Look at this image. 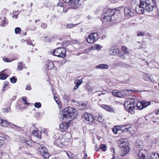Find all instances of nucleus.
<instances>
[{
	"instance_id": "19",
	"label": "nucleus",
	"mask_w": 159,
	"mask_h": 159,
	"mask_svg": "<svg viewBox=\"0 0 159 159\" xmlns=\"http://www.w3.org/2000/svg\"><path fill=\"white\" fill-rule=\"evenodd\" d=\"M157 154L156 152L153 153L152 154L148 153L147 156V159H157Z\"/></svg>"
},
{
	"instance_id": "35",
	"label": "nucleus",
	"mask_w": 159,
	"mask_h": 159,
	"mask_svg": "<svg viewBox=\"0 0 159 159\" xmlns=\"http://www.w3.org/2000/svg\"><path fill=\"white\" fill-rule=\"evenodd\" d=\"M11 110L10 107H8L5 108H3L2 110V111L5 113L8 112Z\"/></svg>"
},
{
	"instance_id": "55",
	"label": "nucleus",
	"mask_w": 159,
	"mask_h": 159,
	"mask_svg": "<svg viewBox=\"0 0 159 159\" xmlns=\"http://www.w3.org/2000/svg\"><path fill=\"white\" fill-rule=\"evenodd\" d=\"M3 120H2L1 119V118H0V125H2Z\"/></svg>"
},
{
	"instance_id": "16",
	"label": "nucleus",
	"mask_w": 159,
	"mask_h": 159,
	"mask_svg": "<svg viewBox=\"0 0 159 159\" xmlns=\"http://www.w3.org/2000/svg\"><path fill=\"white\" fill-rule=\"evenodd\" d=\"M69 126L68 124L67 123H62L59 125L60 130L62 132L67 131Z\"/></svg>"
},
{
	"instance_id": "42",
	"label": "nucleus",
	"mask_w": 159,
	"mask_h": 159,
	"mask_svg": "<svg viewBox=\"0 0 159 159\" xmlns=\"http://www.w3.org/2000/svg\"><path fill=\"white\" fill-rule=\"evenodd\" d=\"M33 136H35L37 138H38V139H41V135L40 134H39V133H37L36 134H35L33 132Z\"/></svg>"
},
{
	"instance_id": "60",
	"label": "nucleus",
	"mask_w": 159,
	"mask_h": 159,
	"mask_svg": "<svg viewBox=\"0 0 159 159\" xmlns=\"http://www.w3.org/2000/svg\"><path fill=\"white\" fill-rule=\"evenodd\" d=\"M155 113L157 114H159V109L155 111Z\"/></svg>"
},
{
	"instance_id": "61",
	"label": "nucleus",
	"mask_w": 159,
	"mask_h": 159,
	"mask_svg": "<svg viewBox=\"0 0 159 159\" xmlns=\"http://www.w3.org/2000/svg\"><path fill=\"white\" fill-rule=\"evenodd\" d=\"M87 154H84V158L86 159L87 158Z\"/></svg>"
},
{
	"instance_id": "57",
	"label": "nucleus",
	"mask_w": 159,
	"mask_h": 159,
	"mask_svg": "<svg viewBox=\"0 0 159 159\" xmlns=\"http://www.w3.org/2000/svg\"><path fill=\"white\" fill-rule=\"evenodd\" d=\"M111 152H112L113 153H114L115 152L114 149L113 148H111Z\"/></svg>"
},
{
	"instance_id": "9",
	"label": "nucleus",
	"mask_w": 159,
	"mask_h": 159,
	"mask_svg": "<svg viewBox=\"0 0 159 159\" xmlns=\"http://www.w3.org/2000/svg\"><path fill=\"white\" fill-rule=\"evenodd\" d=\"M65 3H69L71 8H77V6L81 5L80 0H63Z\"/></svg>"
},
{
	"instance_id": "23",
	"label": "nucleus",
	"mask_w": 159,
	"mask_h": 159,
	"mask_svg": "<svg viewBox=\"0 0 159 159\" xmlns=\"http://www.w3.org/2000/svg\"><path fill=\"white\" fill-rule=\"evenodd\" d=\"M46 65L48 70L51 69L54 67L53 63L51 61L48 62Z\"/></svg>"
},
{
	"instance_id": "30",
	"label": "nucleus",
	"mask_w": 159,
	"mask_h": 159,
	"mask_svg": "<svg viewBox=\"0 0 159 159\" xmlns=\"http://www.w3.org/2000/svg\"><path fill=\"white\" fill-rule=\"evenodd\" d=\"M5 139L4 137L0 136V148L4 145L5 143L4 140Z\"/></svg>"
},
{
	"instance_id": "15",
	"label": "nucleus",
	"mask_w": 159,
	"mask_h": 159,
	"mask_svg": "<svg viewBox=\"0 0 159 159\" xmlns=\"http://www.w3.org/2000/svg\"><path fill=\"white\" fill-rule=\"evenodd\" d=\"M111 18L112 17L110 16L106 15L105 16H102L101 18V19L102 23L104 24H106L107 23V22L111 21Z\"/></svg>"
},
{
	"instance_id": "7",
	"label": "nucleus",
	"mask_w": 159,
	"mask_h": 159,
	"mask_svg": "<svg viewBox=\"0 0 159 159\" xmlns=\"http://www.w3.org/2000/svg\"><path fill=\"white\" fill-rule=\"evenodd\" d=\"M38 152L44 159H48L49 157V154L48 152L47 148L43 145L40 146Z\"/></svg>"
},
{
	"instance_id": "48",
	"label": "nucleus",
	"mask_w": 159,
	"mask_h": 159,
	"mask_svg": "<svg viewBox=\"0 0 159 159\" xmlns=\"http://www.w3.org/2000/svg\"><path fill=\"white\" fill-rule=\"evenodd\" d=\"M47 26V24L44 23H41V27L43 29H46Z\"/></svg>"
},
{
	"instance_id": "39",
	"label": "nucleus",
	"mask_w": 159,
	"mask_h": 159,
	"mask_svg": "<svg viewBox=\"0 0 159 159\" xmlns=\"http://www.w3.org/2000/svg\"><path fill=\"white\" fill-rule=\"evenodd\" d=\"M123 48V50L125 54H128L129 53V52L128 51V49L127 48L124 47L123 46L122 47Z\"/></svg>"
},
{
	"instance_id": "11",
	"label": "nucleus",
	"mask_w": 159,
	"mask_h": 159,
	"mask_svg": "<svg viewBox=\"0 0 159 159\" xmlns=\"http://www.w3.org/2000/svg\"><path fill=\"white\" fill-rule=\"evenodd\" d=\"M147 152V150L140 149L138 154L139 159H147V156L148 154Z\"/></svg>"
},
{
	"instance_id": "14",
	"label": "nucleus",
	"mask_w": 159,
	"mask_h": 159,
	"mask_svg": "<svg viewBox=\"0 0 159 159\" xmlns=\"http://www.w3.org/2000/svg\"><path fill=\"white\" fill-rule=\"evenodd\" d=\"M100 106L102 108L110 112H114V110L110 106L106 104H101Z\"/></svg>"
},
{
	"instance_id": "18",
	"label": "nucleus",
	"mask_w": 159,
	"mask_h": 159,
	"mask_svg": "<svg viewBox=\"0 0 159 159\" xmlns=\"http://www.w3.org/2000/svg\"><path fill=\"white\" fill-rule=\"evenodd\" d=\"M109 67L106 64H101L96 66V68L98 69H107Z\"/></svg>"
},
{
	"instance_id": "47",
	"label": "nucleus",
	"mask_w": 159,
	"mask_h": 159,
	"mask_svg": "<svg viewBox=\"0 0 159 159\" xmlns=\"http://www.w3.org/2000/svg\"><path fill=\"white\" fill-rule=\"evenodd\" d=\"M66 27L67 28L70 29L74 27V25L71 23L68 24L66 25Z\"/></svg>"
},
{
	"instance_id": "64",
	"label": "nucleus",
	"mask_w": 159,
	"mask_h": 159,
	"mask_svg": "<svg viewBox=\"0 0 159 159\" xmlns=\"http://www.w3.org/2000/svg\"><path fill=\"white\" fill-rule=\"evenodd\" d=\"M95 149L96 151H98L99 150L98 148L97 147L95 148Z\"/></svg>"
},
{
	"instance_id": "53",
	"label": "nucleus",
	"mask_w": 159,
	"mask_h": 159,
	"mask_svg": "<svg viewBox=\"0 0 159 159\" xmlns=\"http://www.w3.org/2000/svg\"><path fill=\"white\" fill-rule=\"evenodd\" d=\"M31 88L30 86V85H28L26 88V89L27 90H30L31 89Z\"/></svg>"
},
{
	"instance_id": "3",
	"label": "nucleus",
	"mask_w": 159,
	"mask_h": 159,
	"mask_svg": "<svg viewBox=\"0 0 159 159\" xmlns=\"http://www.w3.org/2000/svg\"><path fill=\"white\" fill-rule=\"evenodd\" d=\"M94 118L93 116L88 113H85L81 117L82 119L84 121L88 122V123L91 125L94 120H95L100 122H102L103 120L102 119V115L100 113H95L94 114Z\"/></svg>"
},
{
	"instance_id": "63",
	"label": "nucleus",
	"mask_w": 159,
	"mask_h": 159,
	"mask_svg": "<svg viewBox=\"0 0 159 159\" xmlns=\"http://www.w3.org/2000/svg\"><path fill=\"white\" fill-rule=\"evenodd\" d=\"M7 86V85L6 84H5V85L3 86V89L4 90H5V89L6 88Z\"/></svg>"
},
{
	"instance_id": "1",
	"label": "nucleus",
	"mask_w": 159,
	"mask_h": 159,
	"mask_svg": "<svg viewBox=\"0 0 159 159\" xmlns=\"http://www.w3.org/2000/svg\"><path fill=\"white\" fill-rule=\"evenodd\" d=\"M156 5L155 0H143L135 8L136 12L139 14H143L145 11L151 12Z\"/></svg>"
},
{
	"instance_id": "54",
	"label": "nucleus",
	"mask_w": 159,
	"mask_h": 159,
	"mask_svg": "<svg viewBox=\"0 0 159 159\" xmlns=\"http://www.w3.org/2000/svg\"><path fill=\"white\" fill-rule=\"evenodd\" d=\"M115 127H116L118 131L121 130V126H115Z\"/></svg>"
},
{
	"instance_id": "50",
	"label": "nucleus",
	"mask_w": 159,
	"mask_h": 159,
	"mask_svg": "<svg viewBox=\"0 0 159 159\" xmlns=\"http://www.w3.org/2000/svg\"><path fill=\"white\" fill-rule=\"evenodd\" d=\"M29 45H31L32 46H34L35 45L34 44H33L32 43V42L31 40H30L28 41L27 42Z\"/></svg>"
},
{
	"instance_id": "28",
	"label": "nucleus",
	"mask_w": 159,
	"mask_h": 159,
	"mask_svg": "<svg viewBox=\"0 0 159 159\" xmlns=\"http://www.w3.org/2000/svg\"><path fill=\"white\" fill-rule=\"evenodd\" d=\"M127 125H125L123 126H121V131L123 132H128V131H129V130H128V129H129V128H128L127 127Z\"/></svg>"
},
{
	"instance_id": "31",
	"label": "nucleus",
	"mask_w": 159,
	"mask_h": 159,
	"mask_svg": "<svg viewBox=\"0 0 159 159\" xmlns=\"http://www.w3.org/2000/svg\"><path fill=\"white\" fill-rule=\"evenodd\" d=\"M86 104L84 103H82L78 106V108L80 110H82L85 108Z\"/></svg>"
},
{
	"instance_id": "24",
	"label": "nucleus",
	"mask_w": 159,
	"mask_h": 159,
	"mask_svg": "<svg viewBox=\"0 0 159 159\" xmlns=\"http://www.w3.org/2000/svg\"><path fill=\"white\" fill-rule=\"evenodd\" d=\"M8 76L7 74L2 73H0V79L4 80L6 79Z\"/></svg>"
},
{
	"instance_id": "26",
	"label": "nucleus",
	"mask_w": 159,
	"mask_h": 159,
	"mask_svg": "<svg viewBox=\"0 0 159 159\" xmlns=\"http://www.w3.org/2000/svg\"><path fill=\"white\" fill-rule=\"evenodd\" d=\"M54 144L56 146L60 147H62V144L60 139H57L54 142Z\"/></svg>"
},
{
	"instance_id": "22",
	"label": "nucleus",
	"mask_w": 159,
	"mask_h": 159,
	"mask_svg": "<svg viewBox=\"0 0 159 159\" xmlns=\"http://www.w3.org/2000/svg\"><path fill=\"white\" fill-rule=\"evenodd\" d=\"M23 142L25 145H27V147H30L32 145V142L29 140L26 139Z\"/></svg>"
},
{
	"instance_id": "12",
	"label": "nucleus",
	"mask_w": 159,
	"mask_h": 159,
	"mask_svg": "<svg viewBox=\"0 0 159 159\" xmlns=\"http://www.w3.org/2000/svg\"><path fill=\"white\" fill-rule=\"evenodd\" d=\"M2 126L5 127L10 126L11 127L16 130H19L20 128V127L12 124H11L9 122H8L7 120H3Z\"/></svg>"
},
{
	"instance_id": "59",
	"label": "nucleus",
	"mask_w": 159,
	"mask_h": 159,
	"mask_svg": "<svg viewBox=\"0 0 159 159\" xmlns=\"http://www.w3.org/2000/svg\"><path fill=\"white\" fill-rule=\"evenodd\" d=\"M71 159H78V158L77 157H76L75 156H72V157L70 158Z\"/></svg>"
},
{
	"instance_id": "27",
	"label": "nucleus",
	"mask_w": 159,
	"mask_h": 159,
	"mask_svg": "<svg viewBox=\"0 0 159 159\" xmlns=\"http://www.w3.org/2000/svg\"><path fill=\"white\" fill-rule=\"evenodd\" d=\"M2 22L3 23L0 25L2 26H5L8 23V21L5 17H3Z\"/></svg>"
},
{
	"instance_id": "58",
	"label": "nucleus",
	"mask_w": 159,
	"mask_h": 159,
	"mask_svg": "<svg viewBox=\"0 0 159 159\" xmlns=\"http://www.w3.org/2000/svg\"><path fill=\"white\" fill-rule=\"evenodd\" d=\"M57 5L58 6H60L61 7H62V3H60V2H59L58 4H57Z\"/></svg>"
},
{
	"instance_id": "20",
	"label": "nucleus",
	"mask_w": 159,
	"mask_h": 159,
	"mask_svg": "<svg viewBox=\"0 0 159 159\" xmlns=\"http://www.w3.org/2000/svg\"><path fill=\"white\" fill-rule=\"evenodd\" d=\"M96 40L95 39L92 37L91 34L89 35L87 39V41L89 43H93Z\"/></svg>"
},
{
	"instance_id": "10",
	"label": "nucleus",
	"mask_w": 159,
	"mask_h": 159,
	"mask_svg": "<svg viewBox=\"0 0 159 159\" xmlns=\"http://www.w3.org/2000/svg\"><path fill=\"white\" fill-rule=\"evenodd\" d=\"M124 16L127 18H130L134 15V10H131L129 6L125 7L124 9Z\"/></svg>"
},
{
	"instance_id": "34",
	"label": "nucleus",
	"mask_w": 159,
	"mask_h": 159,
	"mask_svg": "<svg viewBox=\"0 0 159 159\" xmlns=\"http://www.w3.org/2000/svg\"><path fill=\"white\" fill-rule=\"evenodd\" d=\"M99 148L100 149H102L103 151H105L107 150V146L105 144H101L99 147Z\"/></svg>"
},
{
	"instance_id": "40",
	"label": "nucleus",
	"mask_w": 159,
	"mask_h": 159,
	"mask_svg": "<svg viewBox=\"0 0 159 159\" xmlns=\"http://www.w3.org/2000/svg\"><path fill=\"white\" fill-rule=\"evenodd\" d=\"M21 31V29L19 27H16L15 29V32L16 34L19 33Z\"/></svg>"
},
{
	"instance_id": "44",
	"label": "nucleus",
	"mask_w": 159,
	"mask_h": 159,
	"mask_svg": "<svg viewBox=\"0 0 159 159\" xmlns=\"http://www.w3.org/2000/svg\"><path fill=\"white\" fill-rule=\"evenodd\" d=\"M137 35L138 36H143L144 35V33L143 32H141L140 31H138L137 32Z\"/></svg>"
},
{
	"instance_id": "52",
	"label": "nucleus",
	"mask_w": 159,
	"mask_h": 159,
	"mask_svg": "<svg viewBox=\"0 0 159 159\" xmlns=\"http://www.w3.org/2000/svg\"><path fill=\"white\" fill-rule=\"evenodd\" d=\"M32 132V135H33V132L35 134L37 133L38 132V129L37 128H35L34 129V130H31Z\"/></svg>"
},
{
	"instance_id": "37",
	"label": "nucleus",
	"mask_w": 159,
	"mask_h": 159,
	"mask_svg": "<svg viewBox=\"0 0 159 159\" xmlns=\"http://www.w3.org/2000/svg\"><path fill=\"white\" fill-rule=\"evenodd\" d=\"M34 106L37 108H39L41 106V104L39 102H36L34 103Z\"/></svg>"
},
{
	"instance_id": "8",
	"label": "nucleus",
	"mask_w": 159,
	"mask_h": 159,
	"mask_svg": "<svg viewBox=\"0 0 159 159\" xmlns=\"http://www.w3.org/2000/svg\"><path fill=\"white\" fill-rule=\"evenodd\" d=\"M134 90H124L120 92L113 91L112 92V94L115 97L119 98H124L126 96L127 92L129 91H134Z\"/></svg>"
},
{
	"instance_id": "2",
	"label": "nucleus",
	"mask_w": 159,
	"mask_h": 159,
	"mask_svg": "<svg viewBox=\"0 0 159 159\" xmlns=\"http://www.w3.org/2000/svg\"><path fill=\"white\" fill-rule=\"evenodd\" d=\"M78 115V112L76 109L69 107L64 108L59 114V118L60 120L65 121L66 119L75 118Z\"/></svg>"
},
{
	"instance_id": "38",
	"label": "nucleus",
	"mask_w": 159,
	"mask_h": 159,
	"mask_svg": "<svg viewBox=\"0 0 159 159\" xmlns=\"http://www.w3.org/2000/svg\"><path fill=\"white\" fill-rule=\"evenodd\" d=\"M121 65L124 68H129L130 66L129 65L126 64L123 62H120Z\"/></svg>"
},
{
	"instance_id": "32",
	"label": "nucleus",
	"mask_w": 159,
	"mask_h": 159,
	"mask_svg": "<svg viewBox=\"0 0 159 159\" xmlns=\"http://www.w3.org/2000/svg\"><path fill=\"white\" fill-rule=\"evenodd\" d=\"M142 104H142L141 101L138 102L136 105L137 107L140 110L143 109L144 108L143 107V106Z\"/></svg>"
},
{
	"instance_id": "49",
	"label": "nucleus",
	"mask_w": 159,
	"mask_h": 159,
	"mask_svg": "<svg viewBox=\"0 0 159 159\" xmlns=\"http://www.w3.org/2000/svg\"><path fill=\"white\" fill-rule=\"evenodd\" d=\"M22 100L24 102V103L25 104H26V105H29L30 104V103H28L27 102V100L26 99V98L25 97H23L22 98Z\"/></svg>"
},
{
	"instance_id": "45",
	"label": "nucleus",
	"mask_w": 159,
	"mask_h": 159,
	"mask_svg": "<svg viewBox=\"0 0 159 159\" xmlns=\"http://www.w3.org/2000/svg\"><path fill=\"white\" fill-rule=\"evenodd\" d=\"M112 131L115 134H116L117 133V132L118 131L116 127L114 126L112 128Z\"/></svg>"
},
{
	"instance_id": "13",
	"label": "nucleus",
	"mask_w": 159,
	"mask_h": 159,
	"mask_svg": "<svg viewBox=\"0 0 159 159\" xmlns=\"http://www.w3.org/2000/svg\"><path fill=\"white\" fill-rule=\"evenodd\" d=\"M110 54L112 55H116L119 54V50L116 46H112L109 50Z\"/></svg>"
},
{
	"instance_id": "62",
	"label": "nucleus",
	"mask_w": 159,
	"mask_h": 159,
	"mask_svg": "<svg viewBox=\"0 0 159 159\" xmlns=\"http://www.w3.org/2000/svg\"><path fill=\"white\" fill-rule=\"evenodd\" d=\"M63 12H65V13L67 12V9H64V8H63Z\"/></svg>"
},
{
	"instance_id": "33",
	"label": "nucleus",
	"mask_w": 159,
	"mask_h": 159,
	"mask_svg": "<svg viewBox=\"0 0 159 159\" xmlns=\"http://www.w3.org/2000/svg\"><path fill=\"white\" fill-rule=\"evenodd\" d=\"M10 81L12 83H15L17 80V79L16 76H13L10 78Z\"/></svg>"
},
{
	"instance_id": "41",
	"label": "nucleus",
	"mask_w": 159,
	"mask_h": 159,
	"mask_svg": "<svg viewBox=\"0 0 159 159\" xmlns=\"http://www.w3.org/2000/svg\"><path fill=\"white\" fill-rule=\"evenodd\" d=\"M18 69H19L20 70H21L22 69H23V63L22 62H21L18 63Z\"/></svg>"
},
{
	"instance_id": "46",
	"label": "nucleus",
	"mask_w": 159,
	"mask_h": 159,
	"mask_svg": "<svg viewBox=\"0 0 159 159\" xmlns=\"http://www.w3.org/2000/svg\"><path fill=\"white\" fill-rule=\"evenodd\" d=\"M3 60L4 61L7 62H11L13 60H9L7 58L5 57H3Z\"/></svg>"
},
{
	"instance_id": "36",
	"label": "nucleus",
	"mask_w": 159,
	"mask_h": 159,
	"mask_svg": "<svg viewBox=\"0 0 159 159\" xmlns=\"http://www.w3.org/2000/svg\"><path fill=\"white\" fill-rule=\"evenodd\" d=\"M91 34L92 35V37L95 39L96 41L98 40V34L97 33H94L93 34Z\"/></svg>"
},
{
	"instance_id": "4",
	"label": "nucleus",
	"mask_w": 159,
	"mask_h": 159,
	"mask_svg": "<svg viewBox=\"0 0 159 159\" xmlns=\"http://www.w3.org/2000/svg\"><path fill=\"white\" fill-rule=\"evenodd\" d=\"M136 105L135 101L134 99H129L125 101L124 106L126 111L130 113L131 115L134 114V110Z\"/></svg>"
},
{
	"instance_id": "5",
	"label": "nucleus",
	"mask_w": 159,
	"mask_h": 159,
	"mask_svg": "<svg viewBox=\"0 0 159 159\" xmlns=\"http://www.w3.org/2000/svg\"><path fill=\"white\" fill-rule=\"evenodd\" d=\"M117 143L119 144V146L121 148V155L123 156L127 155L129 151L130 148L128 145L125 144L126 142H125L124 139H120L117 141Z\"/></svg>"
},
{
	"instance_id": "29",
	"label": "nucleus",
	"mask_w": 159,
	"mask_h": 159,
	"mask_svg": "<svg viewBox=\"0 0 159 159\" xmlns=\"http://www.w3.org/2000/svg\"><path fill=\"white\" fill-rule=\"evenodd\" d=\"M143 106V108L146 107L147 106H149L150 104V102H146L145 101H141Z\"/></svg>"
},
{
	"instance_id": "21",
	"label": "nucleus",
	"mask_w": 159,
	"mask_h": 159,
	"mask_svg": "<svg viewBox=\"0 0 159 159\" xmlns=\"http://www.w3.org/2000/svg\"><path fill=\"white\" fill-rule=\"evenodd\" d=\"M136 146L138 148H142L144 146V144L141 141H138L136 143Z\"/></svg>"
},
{
	"instance_id": "56",
	"label": "nucleus",
	"mask_w": 159,
	"mask_h": 159,
	"mask_svg": "<svg viewBox=\"0 0 159 159\" xmlns=\"http://www.w3.org/2000/svg\"><path fill=\"white\" fill-rule=\"evenodd\" d=\"M79 88V87L76 85H75V86L74 87V89L75 90L77 89L78 88Z\"/></svg>"
},
{
	"instance_id": "6",
	"label": "nucleus",
	"mask_w": 159,
	"mask_h": 159,
	"mask_svg": "<svg viewBox=\"0 0 159 159\" xmlns=\"http://www.w3.org/2000/svg\"><path fill=\"white\" fill-rule=\"evenodd\" d=\"M66 52L65 49L61 47H59L54 50L53 54L55 56L64 58L66 57Z\"/></svg>"
},
{
	"instance_id": "17",
	"label": "nucleus",
	"mask_w": 159,
	"mask_h": 159,
	"mask_svg": "<svg viewBox=\"0 0 159 159\" xmlns=\"http://www.w3.org/2000/svg\"><path fill=\"white\" fill-rule=\"evenodd\" d=\"M116 12V10L114 9H109L106 11L105 14L111 17L115 14Z\"/></svg>"
},
{
	"instance_id": "25",
	"label": "nucleus",
	"mask_w": 159,
	"mask_h": 159,
	"mask_svg": "<svg viewBox=\"0 0 159 159\" xmlns=\"http://www.w3.org/2000/svg\"><path fill=\"white\" fill-rule=\"evenodd\" d=\"M83 82V81L82 79L79 80L76 79L75 81V84L76 85L78 86L79 87Z\"/></svg>"
},
{
	"instance_id": "43",
	"label": "nucleus",
	"mask_w": 159,
	"mask_h": 159,
	"mask_svg": "<svg viewBox=\"0 0 159 159\" xmlns=\"http://www.w3.org/2000/svg\"><path fill=\"white\" fill-rule=\"evenodd\" d=\"M94 47L96 49H101L102 48V46L100 45L95 44Z\"/></svg>"
},
{
	"instance_id": "51",
	"label": "nucleus",
	"mask_w": 159,
	"mask_h": 159,
	"mask_svg": "<svg viewBox=\"0 0 159 159\" xmlns=\"http://www.w3.org/2000/svg\"><path fill=\"white\" fill-rule=\"evenodd\" d=\"M146 77L149 80H150L151 81H152V77L151 76H150V75H147L146 76Z\"/></svg>"
}]
</instances>
